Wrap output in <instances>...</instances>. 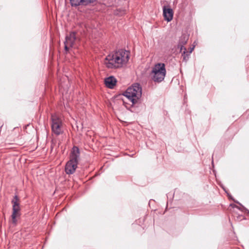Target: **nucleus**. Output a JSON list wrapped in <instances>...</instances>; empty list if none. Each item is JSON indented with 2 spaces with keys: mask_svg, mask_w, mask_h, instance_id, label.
<instances>
[{
  "mask_svg": "<svg viewBox=\"0 0 249 249\" xmlns=\"http://www.w3.org/2000/svg\"><path fill=\"white\" fill-rule=\"evenodd\" d=\"M13 204V212L11 215V222L12 224L16 225L17 223V218L20 217V207L19 205V199L17 196H15L12 200Z\"/></svg>",
  "mask_w": 249,
  "mask_h": 249,
  "instance_id": "39448f33",
  "label": "nucleus"
},
{
  "mask_svg": "<svg viewBox=\"0 0 249 249\" xmlns=\"http://www.w3.org/2000/svg\"><path fill=\"white\" fill-rule=\"evenodd\" d=\"M166 72L165 64L162 63H159L153 68L151 76L154 82H160L164 80Z\"/></svg>",
  "mask_w": 249,
  "mask_h": 249,
  "instance_id": "7ed1b4c3",
  "label": "nucleus"
},
{
  "mask_svg": "<svg viewBox=\"0 0 249 249\" xmlns=\"http://www.w3.org/2000/svg\"><path fill=\"white\" fill-rule=\"evenodd\" d=\"M52 129L53 132L58 135L63 132L61 120L56 115L52 116Z\"/></svg>",
  "mask_w": 249,
  "mask_h": 249,
  "instance_id": "423d86ee",
  "label": "nucleus"
},
{
  "mask_svg": "<svg viewBox=\"0 0 249 249\" xmlns=\"http://www.w3.org/2000/svg\"><path fill=\"white\" fill-rule=\"evenodd\" d=\"M70 3L72 7H78V0H70Z\"/></svg>",
  "mask_w": 249,
  "mask_h": 249,
  "instance_id": "ddd939ff",
  "label": "nucleus"
},
{
  "mask_svg": "<svg viewBox=\"0 0 249 249\" xmlns=\"http://www.w3.org/2000/svg\"><path fill=\"white\" fill-rule=\"evenodd\" d=\"M95 1V0H80V2L83 4H87L88 3H92Z\"/></svg>",
  "mask_w": 249,
  "mask_h": 249,
  "instance_id": "4468645a",
  "label": "nucleus"
},
{
  "mask_svg": "<svg viewBox=\"0 0 249 249\" xmlns=\"http://www.w3.org/2000/svg\"><path fill=\"white\" fill-rule=\"evenodd\" d=\"M129 58V52L121 49L106 56L105 64L108 68H118L126 63Z\"/></svg>",
  "mask_w": 249,
  "mask_h": 249,
  "instance_id": "f257e3e1",
  "label": "nucleus"
},
{
  "mask_svg": "<svg viewBox=\"0 0 249 249\" xmlns=\"http://www.w3.org/2000/svg\"><path fill=\"white\" fill-rule=\"evenodd\" d=\"M234 201L238 204L239 205H240L242 207L241 209H240L238 206H235V205H232V204H231V206H232L233 207H235V208H237V209H238L239 210H242V211L243 212H245L246 213H248L249 214V210L248 209H247L246 207H245L243 205H242L240 203H239L238 201H235L234 200Z\"/></svg>",
  "mask_w": 249,
  "mask_h": 249,
  "instance_id": "9b49d317",
  "label": "nucleus"
},
{
  "mask_svg": "<svg viewBox=\"0 0 249 249\" xmlns=\"http://www.w3.org/2000/svg\"><path fill=\"white\" fill-rule=\"evenodd\" d=\"M105 84L109 88L112 89L115 85L116 80L113 76H109L105 79Z\"/></svg>",
  "mask_w": 249,
  "mask_h": 249,
  "instance_id": "1a4fd4ad",
  "label": "nucleus"
},
{
  "mask_svg": "<svg viewBox=\"0 0 249 249\" xmlns=\"http://www.w3.org/2000/svg\"><path fill=\"white\" fill-rule=\"evenodd\" d=\"M78 147L74 146L72 149L70 160L65 166V172L67 174H72L77 167Z\"/></svg>",
  "mask_w": 249,
  "mask_h": 249,
  "instance_id": "20e7f679",
  "label": "nucleus"
},
{
  "mask_svg": "<svg viewBox=\"0 0 249 249\" xmlns=\"http://www.w3.org/2000/svg\"><path fill=\"white\" fill-rule=\"evenodd\" d=\"M163 15L165 20L169 22L173 19V11L171 8H167L164 6L163 7Z\"/></svg>",
  "mask_w": 249,
  "mask_h": 249,
  "instance_id": "6e6552de",
  "label": "nucleus"
},
{
  "mask_svg": "<svg viewBox=\"0 0 249 249\" xmlns=\"http://www.w3.org/2000/svg\"><path fill=\"white\" fill-rule=\"evenodd\" d=\"M188 40V36L186 35H182L180 37L178 43L184 45L187 43Z\"/></svg>",
  "mask_w": 249,
  "mask_h": 249,
  "instance_id": "f8f14e48",
  "label": "nucleus"
},
{
  "mask_svg": "<svg viewBox=\"0 0 249 249\" xmlns=\"http://www.w3.org/2000/svg\"><path fill=\"white\" fill-rule=\"evenodd\" d=\"M194 46L192 48H190V50L189 51V52H188V53H186V58L188 59V56L192 52V51H193V50L194 49Z\"/></svg>",
  "mask_w": 249,
  "mask_h": 249,
  "instance_id": "2eb2a0df",
  "label": "nucleus"
},
{
  "mask_svg": "<svg viewBox=\"0 0 249 249\" xmlns=\"http://www.w3.org/2000/svg\"><path fill=\"white\" fill-rule=\"evenodd\" d=\"M76 38L77 33L75 32L71 33L69 36H66L65 42V49L66 51H68L70 48L74 47Z\"/></svg>",
  "mask_w": 249,
  "mask_h": 249,
  "instance_id": "0eeeda50",
  "label": "nucleus"
},
{
  "mask_svg": "<svg viewBox=\"0 0 249 249\" xmlns=\"http://www.w3.org/2000/svg\"><path fill=\"white\" fill-rule=\"evenodd\" d=\"M178 48L180 49V52L183 51L182 55L183 56V60L186 61L187 59L186 58V53H188L186 49L184 47L183 45L178 43Z\"/></svg>",
  "mask_w": 249,
  "mask_h": 249,
  "instance_id": "9d476101",
  "label": "nucleus"
},
{
  "mask_svg": "<svg viewBox=\"0 0 249 249\" xmlns=\"http://www.w3.org/2000/svg\"><path fill=\"white\" fill-rule=\"evenodd\" d=\"M222 188L223 189V190L225 191V192L227 194V195H228V196L230 198H231V199H233H233L232 198L231 196L229 193H228V192H227V190H226V188H225V187H224L223 186H222Z\"/></svg>",
  "mask_w": 249,
  "mask_h": 249,
  "instance_id": "dca6fc26",
  "label": "nucleus"
},
{
  "mask_svg": "<svg viewBox=\"0 0 249 249\" xmlns=\"http://www.w3.org/2000/svg\"><path fill=\"white\" fill-rule=\"evenodd\" d=\"M142 88L136 83L127 89L123 95L128 98L133 104H136L142 96Z\"/></svg>",
  "mask_w": 249,
  "mask_h": 249,
  "instance_id": "f03ea898",
  "label": "nucleus"
}]
</instances>
